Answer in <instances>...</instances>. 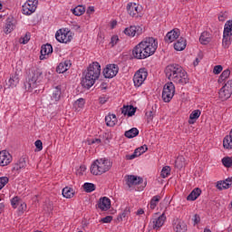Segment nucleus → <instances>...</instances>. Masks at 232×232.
Segmentation results:
<instances>
[{
    "instance_id": "ea45409f",
    "label": "nucleus",
    "mask_w": 232,
    "mask_h": 232,
    "mask_svg": "<svg viewBox=\"0 0 232 232\" xmlns=\"http://www.w3.org/2000/svg\"><path fill=\"white\" fill-rule=\"evenodd\" d=\"M170 173H171V168L169 166H165L161 169L160 175H161L162 179H166L167 177H169Z\"/></svg>"
},
{
    "instance_id": "2eb2a0df",
    "label": "nucleus",
    "mask_w": 232,
    "mask_h": 232,
    "mask_svg": "<svg viewBox=\"0 0 232 232\" xmlns=\"http://www.w3.org/2000/svg\"><path fill=\"white\" fill-rule=\"evenodd\" d=\"M144 29L140 25H130L125 28L124 34L129 35V37H135V35H141Z\"/></svg>"
},
{
    "instance_id": "ddd939ff",
    "label": "nucleus",
    "mask_w": 232,
    "mask_h": 232,
    "mask_svg": "<svg viewBox=\"0 0 232 232\" xmlns=\"http://www.w3.org/2000/svg\"><path fill=\"white\" fill-rule=\"evenodd\" d=\"M119 73V65L112 63L108 64L103 70L105 79H113Z\"/></svg>"
},
{
    "instance_id": "72a5a7b5",
    "label": "nucleus",
    "mask_w": 232,
    "mask_h": 232,
    "mask_svg": "<svg viewBox=\"0 0 232 232\" xmlns=\"http://www.w3.org/2000/svg\"><path fill=\"white\" fill-rule=\"evenodd\" d=\"M72 12L73 15L81 16L86 12V8L83 5H77Z\"/></svg>"
},
{
    "instance_id": "c85d7f7f",
    "label": "nucleus",
    "mask_w": 232,
    "mask_h": 232,
    "mask_svg": "<svg viewBox=\"0 0 232 232\" xmlns=\"http://www.w3.org/2000/svg\"><path fill=\"white\" fill-rule=\"evenodd\" d=\"M201 113L200 110L193 111L189 115L188 124H195V121L200 117Z\"/></svg>"
},
{
    "instance_id": "b1692460",
    "label": "nucleus",
    "mask_w": 232,
    "mask_h": 232,
    "mask_svg": "<svg viewBox=\"0 0 232 232\" xmlns=\"http://www.w3.org/2000/svg\"><path fill=\"white\" fill-rule=\"evenodd\" d=\"M186 40L183 37L178 39V41L174 44V50L177 52H182V50L186 49Z\"/></svg>"
},
{
    "instance_id": "49530a36",
    "label": "nucleus",
    "mask_w": 232,
    "mask_h": 232,
    "mask_svg": "<svg viewBox=\"0 0 232 232\" xmlns=\"http://www.w3.org/2000/svg\"><path fill=\"white\" fill-rule=\"evenodd\" d=\"M130 215V208H126L121 214L119 215L118 220H122L123 218H126Z\"/></svg>"
},
{
    "instance_id": "9d476101",
    "label": "nucleus",
    "mask_w": 232,
    "mask_h": 232,
    "mask_svg": "<svg viewBox=\"0 0 232 232\" xmlns=\"http://www.w3.org/2000/svg\"><path fill=\"white\" fill-rule=\"evenodd\" d=\"M43 79V72L41 70L32 71V73L29 76L28 86L29 90H34V88H37V82H39Z\"/></svg>"
},
{
    "instance_id": "bf43d9fd",
    "label": "nucleus",
    "mask_w": 232,
    "mask_h": 232,
    "mask_svg": "<svg viewBox=\"0 0 232 232\" xmlns=\"http://www.w3.org/2000/svg\"><path fill=\"white\" fill-rule=\"evenodd\" d=\"M193 222H194V225L199 224L200 223V216H198L197 214L194 215Z\"/></svg>"
},
{
    "instance_id": "f03ea898",
    "label": "nucleus",
    "mask_w": 232,
    "mask_h": 232,
    "mask_svg": "<svg viewBox=\"0 0 232 232\" xmlns=\"http://www.w3.org/2000/svg\"><path fill=\"white\" fill-rule=\"evenodd\" d=\"M165 74L169 81H172L176 84H188L189 77L188 72L179 64H169L165 68Z\"/></svg>"
},
{
    "instance_id": "412c9836",
    "label": "nucleus",
    "mask_w": 232,
    "mask_h": 232,
    "mask_svg": "<svg viewBox=\"0 0 232 232\" xmlns=\"http://www.w3.org/2000/svg\"><path fill=\"white\" fill-rule=\"evenodd\" d=\"M69 68H72V61L65 60L64 62L59 63V65L56 67V72L57 73H64L68 72Z\"/></svg>"
},
{
    "instance_id": "2f4dec72",
    "label": "nucleus",
    "mask_w": 232,
    "mask_h": 232,
    "mask_svg": "<svg viewBox=\"0 0 232 232\" xmlns=\"http://www.w3.org/2000/svg\"><path fill=\"white\" fill-rule=\"evenodd\" d=\"M124 135L125 137H127V139H133L134 137H137V135H139V129L132 128L129 130H126Z\"/></svg>"
},
{
    "instance_id": "13d9d810",
    "label": "nucleus",
    "mask_w": 232,
    "mask_h": 232,
    "mask_svg": "<svg viewBox=\"0 0 232 232\" xmlns=\"http://www.w3.org/2000/svg\"><path fill=\"white\" fill-rule=\"evenodd\" d=\"M226 19H227V14L226 13H223L218 15V21H220L221 23H224Z\"/></svg>"
},
{
    "instance_id": "dca6fc26",
    "label": "nucleus",
    "mask_w": 232,
    "mask_h": 232,
    "mask_svg": "<svg viewBox=\"0 0 232 232\" xmlns=\"http://www.w3.org/2000/svg\"><path fill=\"white\" fill-rule=\"evenodd\" d=\"M144 179L140 177H137L135 175L127 176L126 184L129 188H133V186H139V184H142Z\"/></svg>"
},
{
    "instance_id": "680f3d73",
    "label": "nucleus",
    "mask_w": 232,
    "mask_h": 232,
    "mask_svg": "<svg viewBox=\"0 0 232 232\" xmlns=\"http://www.w3.org/2000/svg\"><path fill=\"white\" fill-rule=\"evenodd\" d=\"M136 157H139V154H137L136 151L134 150L133 154L127 156V159L128 160H133V159H135Z\"/></svg>"
},
{
    "instance_id": "e433bc0d",
    "label": "nucleus",
    "mask_w": 232,
    "mask_h": 232,
    "mask_svg": "<svg viewBox=\"0 0 232 232\" xmlns=\"http://www.w3.org/2000/svg\"><path fill=\"white\" fill-rule=\"evenodd\" d=\"M83 189L86 193H92V191H95V184L88 182L84 183Z\"/></svg>"
},
{
    "instance_id": "9b49d317",
    "label": "nucleus",
    "mask_w": 232,
    "mask_h": 232,
    "mask_svg": "<svg viewBox=\"0 0 232 232\" xmlns=\"http://www.w3.org/2000/svg\"><path fill=\"white\" fill-rule=\"evenodd\" d=\"M37 0H27L22 6V13L24 15H32L37 10Z\"/></svg>"
},
{
    "instance_id": "5fc2aeb1",
    "label": "nucleus",
    "mask_w": 232,
    "mask_h": 232,
    "mask_svg": "<svg viewBox=\"0 0 232 232\" xmlns=\"http://www.w3.org/2000/svg\"><path fill=\"white\" fill-rule=\"evenodd\" d=\"M222 70H223L222 65H216L214 67L213 72L215 73V75H218V73H220L222 72Z\"/></svg>"
},
{
    "instance_id": "7ed1b4c3",
    "label": "nucleus",
    "mask_w": 232,
    "mask_h": 232,
    "mask_svg": "<svg viewBox=\"0 0 232 232\" xmlns=\"http://www.w3.org/2000/svg\"><path fill=\"white\" fill-rule=\"evenodd\" d=\"M99 77H101V64L98 62H93L88 66L87 72L82 79V86L90 90Z\"/></svg>"
},
{
    "instance_id": "a19ab883",
    "label": "nucleus",
    "mask_w": 232,
    "mask_h": 232,
    "mask_svg": "<svg viewBox=\"0 0 232 232\" xmlns=\"http://www.w3.org/2000/svg\"><path fill=\"white\" fill-rule=\"evenodd\" d=\"M223 166H225V168H231L232 166V158L231 157H225L222 159L221 160Z\"/></svg>"
},
{
    "instance_id": "1a4fd4ad",
    "label": "nucleus",
    "mask_w": 232,
    "mask_h": 232,
    "mask_svg": "<svg viewBox=\"0 0 232 232\" xmlns=\"http://www.w3.org/2000/svg\"><path fill=\"white\" fill-rule=\"evenodd\" d=\"M148 79V71L146 68H141L137 71L133 76V82L136 88H139L144 84V81Z\"/></svg>"
},
{
    "instance_id": "69168bd1",
    "label": "nucleus",
    "mask_w": 232,
    "mask_h": 232,
    "mask_svg": "<svg viewBox=\"0 0 232 232\" xmlns=\"http://www.w3.org/2000/svg\"><path fill=\"white\" fill-rule=\"evenodd\" d=\"M19 169H23L20 166L19 163L14 164L13 167V171H19Z\"/></svg>"
},
{
    "instance_id": "3c124183",
    "label": "nucleus",
    "mask_w": 232,
    "mask_h": 232,
    "mask_svg": "<svg viewBox=\"0 0 232 232\" xmlns=\"http://www.w3.org/2000/svg\"><path fill=\"white\" fill-rule=\"evenodd\" d=\"M17 163L22 169H24L26 168V158H20Z\"/></svg>"
},
{
    "instance_id": "4c0bfd02",
    "label": "nucleus",
    "mask_w": 232,
    "mask_h": 232,
    "mask_svg": "<svg viewBox=\"0 0 232 232\" xmlns=\"http://www.w3.org/2000/svg\"><path fill=\"white\" fill-rule=\"evenodd\" d=\"M229 75H231V71H229V69L223 71L218 78V82H224V81H226V79H227Z\"/></svg>"
},
{
    "instance_id": "f704fd0d",
    "label": "nucleus",
    "mask_w": 232,
    "mask_h": 232,
    "mask_svg": "<svg viewBox=\"0 0 232 232\" xmlns=\"http://www.w3.org/2000/svg\"><path fill=\"white\" fill-rule=\"evenodd\" d=\"M74 192H73V188H70V187H65L63 189V196L65 198H72V197H73Z\"/></svg>"
},
{
    "instance_id": "f3484780",
    "label": "nucleus",
    "mask_w": 232,
    "mask_h": 232,
    "mask_svg": "<svg viewBox=\"0 0 232 232\" xmlns=\"http://www.w3.org/2000/svg\"><path fill=\"white\" fill-rule=\"evenodd\" d=\"M173 229L175 232H186L188 231V225L184 220L176 218L173 222Z\"/></svg>"
},
{
    "instance_id": "20e7f679",
    "label": "nucleus",
    "mask_w": 232,
    "mask_h": 232,
    "mask_svg": "<svg viewBox=\"0 0 232 232\" xmlns=\"http://www.w3.org/2000/svg\"><path fill=\"white\" fill-rule=\"evenodd\" d=\"M111 169V161L107 158L95 160L91 165V173L92 175H102Z\"/></svg>"
},
{
    "instance_id": "774afa93",
    "label": "nucleus",
    "mask_w": 232,
    "mask_h": 232,
    "mask_svg": "<svg viewBox=\"0 0 232 232\" xmlns=\"http://www.w3.org/2000/svg\"><path fill=\"white\" fill-rule=\"evenodd\" d=\"M80 171L81 175H82V173H84V171H86V166H81L80 167V169L78 170Z\"/></svg>"
},
{
    "instance_id": "864d4df0",
    "label": "nucleus",
    "mask_w": 232,
    "mask_h": 232,
    "mask_svg": "<svg viewBox=\"0 0 232 232\" xmlns=\"http://www.w3.org/2000/svg\"><path fill=\"white\" fill-rule=\"evenodd\" d=\"M112 220H113V217H111V216H107V217L102 218L101 221H102L103 224H110V222H111Z\"/></svg>"
},
{
    "instance_id": "423d86ee",
    "label": "nucleus",
    "mask_w": 232,
    "mask_h": 232,
    "mask_svg": "<svg viewBox=\"0 0 232 232\" xmlns=\"http://www.w3.org/2000/svg\"><path fill=\"white\" fill-rule=\"evenodd\" d=\"M175 96V84H173V82H167L162 91V100L165 102H171V99Z\"/></svg>"
},
{
    "instance_id": "79ce46f5",
    "label": "nucleus",
    "mask_w": 232,
    "mask_h": 232,
    "mask_svg": "<svg viewBox=\"0 0 232 232\" xmlns=\"http://www.w3.org/2000/svg\"><path fill=\"white\" fill-rule=\"evenodd\" d=\"M19 202H21V198L15 196L11 199V206L14 208V209L17 208V206H19Z\"/></svg>"
},
{
    "instance_id": "0e129e2a",
    "label": "nucleus",
    "mask_w": 232,
    "mask_h": 232,
    "mask_svg": "<svg viewBox=\"0 0 232 232\" xmlns=\"http://www.w3.org/2000/svg\"><path fill=\"white\" fill-rule=\"evenodd\" d=\"M93 12H95V7L89 6L87 9V14L90 15L91 14H93Z\"/></svg>"
},
{
    "instance_id": "6ab92c4d",
    "label": "nucleus",
    "mask_w": 232,
    "mask_h": 232,
    "mask_svg": "<svg viewBox=\"0 0 232 232\" xmlns=\"http://www.w3.org/2000/svg\"><path fill=\"white\" fill-rule=\"evenodd\" d=\"M12 162V155L6 150L0 151V166H8Z\"/></svg>"
},
{
    "instance_id": "473e14b6",
    "label": "nucleus",
    "mask_w": 232,
    "mask_h": 232,
    "mask_svg": "<svg viewBox=\"0 0 232 232\" xmlns=\"http://www.w3.org/2000/svg\"><path fill=\"white\" fill-rule=\"evenodd\" d=\"M186 166V160L183 158V156H179L175 160V168H178V169H182Z\"/></svg>"
},
{
    "instance_id": "a878e982",
    "label": "nucleus",
    "mask_w": 232,
    "mask_h": 232,
    "mask_svg": "<svg viewBox=\"0 0 232 232\" xmlns=\"http://www.w3.org/2000/svg\"><path fill=\"white\" fill-rule=\"evenodd\" d=\"M105 122L110 128H113L117 124V116L115 114H109L105 117Z\"/></svg>"
},
{
    "instance_id": "8fccbe9b",
    "label": "nucleus",
    "mask_w": 232,
    "mask_h": 232,
    "mask_svg": "<svg viewBox=\"0 0 232 232\" xmlns=\"http://www.w3.org/2000/svg\"><path fill=\"white\" fill-rule=\"evenodd\" d=\"M30 41V34H25L24 37L20 38L19 43L21 44H26Z\"/></svg>"
},
{
    "instance_id": "bb28decb",
    "label": "nucleus",
    "mask_w": 232,
    "mask_h": 232,
    "mask_svg": "<svg viewBox=\"0 0 232 232\" xmlns=\"http://www.w3.org/2000/svg\"><path fill=\"white\" fill-rule=\"evenodd\" d=\"M201 193H202V190L199 188H196L187 197V200H191V201L197 200L200 197Z\"/></svg>"
},
{
    "instance_id": "7c9ffc66",
    "label": "nucleus",
    "mask_w": 232,
    "mask_h": 232,
    "mask_svg": "<svg viewBox=\"0 0 232 232\" xmlns=\"http://www.w3.org/2000/svg\"><path fill=\"white\" fill-rule=\"evenodd\" d=\"M161 199H162V197H160V195H156L152 197L150 203V209H155L157 208V204H159Z\"/></svg>"
},
{
    "instance_id": "a211bd4d",
    "label": "nucleus",
    "mask_w": 232,
    "mask_h": 232,
    "mask_svg": "<svg viewBox=\"0 0 232 232\" xmlns=\"http://www.w3.org/2000/svg\"><path fill=\"white\" fill-rule=\"evenodd\" d=\"M97 208L102 211H108L111 208V200L107 197L101 198Z\"/></svg>"
},
{
    "instance_id": "cd10ccee",
    "label": "nucleus",
    "mask_w": 232,
    "mask_h": 232,
    "mask_svg": "<svg viewBox=\"0 0 232 232\" xmlns=\"http://www.w3.org/2000/svg\"><path fill=\"white\" fill-rule=\"evenodd\" d=\"M199 43L202 44H209V43H211V34L208 32H203L199 36Z\"/></svg>"
},
{
    "instance_id": "c756f323",
    "label": "nucleus",
    "mask_w": 232,
    "mask_h": 232,
    "mask_svg": "<svg viewBox=\"0 0 232 232\" xmlns=\"http://www.w3.org/2000/svg\"><path fill=\"white\" fill-rule=\"evenodd\" d=\"M61 86H56L53 92V95L51 96L52 101H54L55 102H59L61 99Z\"/></svg>"
},
{
    "instance_id": "4be33fe9",
    "label": "nucleus",
    "mask_w": 232,
    "mask_h": 232,
    "mask_svg": "<svg viewBox=\"0 0 232 232\" xmlns=\"http://www.w3.org/2000/svg\"><path fill=\"white\" fill-rule=\"evenodd\" d=\"M53 47H52V44H46L42 45L41 48V55H40V60L44 61V59H46V57H44L45 55H50V53H53Z\"/></svg>"
},
{
    "instance_id": "de8ad7c7",
    "label": "nucleus",
    "mask_w": 232,
    "mask_h": 232,
    "mask_svg": "<svg viewBox=\"0 0 232 232\" xmlns=\"http://www.w3.org/2000/svg\"><path fill=\"white\" fill-rule=\"evenodd\" d=\"M85 102L84 99L80 98L74 102V106L75 108H84Z\"/></svg>"
},
{
    "instance_id": "a18cd8bd",
    "label": "nucleus",
    "mask_w": 232,
    "mask_h": 232,
    "mask_svg": "<svg viewBox=\"0 0 232 232\" xmlns=\"http://www.w3.org/2000/svg\"><path fill=\"white\" fill-rule=\"evenodd\" d=\"M10 182V179L8 177H1L0 178V190L5 188V186Z\"/></svg>"
},
{
    "instance_id": "c9c22d12",
    "label": "nucleus",
    "mask_w": 232,
    "mask_h": 232,
    "mask_svg": "<svg viewBox=\"0 0 232 232\" xmlns=\"http://www.w3.org/2000/svg\"><path fill=\"white\" fill-rule=\"evenodd\" d=\"M14 28H15L14 23L7 22L4 26V32L5 34H12V32H14Z\"/></svg>"
},
{
    "instance_id": "4468645a",
    "label": "nucleus",
    "mask_w": 232,
    "mask_h": 232,
    "mask_svg": "<svg viewBox=\"0 0 232 232\" xmlns=\"http://www.w3.org/2000/svg\"><path fill=\"white\" fill-rule=\"evenodd\" d=\"M127 12L130 17H139L140 12H142V6L136 3H129L127 5Z\"/></svg>"
},
{
    "instance_id": "603ef678",
    "label": "nucleus",
    "mask_w": 232,
    "mask_h": 232,
    "mask_svg": "<svg viewBox=\"0 0 232 232\" xmlns=\"http://www.w3.org/2000/svg\"><path fill=\"white\" fill-rule=\"evenodd\" d=\"M119 43V36L118 35H113L111 38V46H115V44H117Z\"/></svg>"
},
{
    "instance_id": "0eeeda50",
    "label": "nucleus",
    "mask_w": 232,
    "mask_h": 232,
    "mask_svg": "<svg viewBox=\"0 0 232 232\" xmlns=\"http://www.w3.org/2000/svg\"><path fill=\"white\" fill-rule=\"evenodd\" d=\"M55 39L58 41V43H63L67 44V43H72V39H73V34L68 29H59L55 34Z\"/></svg>"
},
{
    "instance_id": "338daca9",
    "label": "nucleus",
    "mask_w": 232,
    "mask_h": 232,
    "mask_svg": "<svg viewBox=\"0 0 232 232\" xmlns=\"http://www.w3.org/2000/svg\"><path fill=\"white\" fill-rule=\"evenodd\" d=\"M228 188L232 187V177L226 179Z\"/></svg>"
},
{
    "instance_id": "c03bdc74",
    "label": "nucleus",
    "mask_w": 232,
    "mask_h": 232,
    "mask_svg": "<svg viewBox=\"0 0 232 232\" xmlns=\"http://www.w3.org/2000/svg\"><path fill=\"white\" fill-rule=\"evenodd\" d=\"M217 188H218V189H220V190H222V189H229V187H228V185H227L226 180L218 181V184H217Z\"/></svg>"
},
{
    "instance_id": "5701e85b",
    "label": "nucleus",
    "mask_w": 232,
    "mask_h": 232,
    "mask_svg": "<svg viewBox=\"0 0 232 232\" xmlns=\"http://www.w3.org/2000/svg\"><path fill=\"white\" fill-rule=\"evenodd\" d=\"M135 111H137V108L133 107V105L123 106L121 109V113L123 115H128V117H133Z\"/></svg>"
},
{
    "instance_id": "37998d69",
    "label": "nucleus",
    "mask_w": 232,
    "mask_h": 232,
    "mask_svg": "<svg viewBox=\"0 0 232 232\" xmlns=\"http://www.w3.org/2000/svg\"><path fill=\"white\" fill-rule=\"evenodd\" d=\"M148 150V145L140 146V148H137L134 151L138 154V157H140L142 153H146V150Z\"/></svg>"
},
{
    "instance_id": "393cba45",
    "label": "nucleus",
    "mask_w": 232,
    "mask_h": 232,
    "mask_svg": "<svg viewBox=\"0 0 232 232\" xmlns=\"http://www.w3.org/2000/svg\"><path fill=\"white\" fill-rule=\"evenodd\" d=\"M223 148L225 150H232V129L229 135L226 136L223 140Z\"/></svg>"
},
{
    "instance_id": "f257e3e1",
    "label": "nucleus",
    "mask_w": 232,
    "mask_h": 232,
    "mask_svg": "<svg viewBox=\"0 0 232 232\" xmlns=\"http://www.w3.org/2000/svg\"><path fill=\"white\" fill-rule=\"evenodd\" d=\"M157 48H159V42L155 38H145L133 48L132 55L135 59H148L157 52Z\"/></svg>"
},
{
    "instance_id": "6e6552de",
    "label": "nucleus",
    "mask_w": 232,
    "mask_h": 232,
    "mask_svg": "<svg viewBox=\"0 0 232 232\" xmlns=\"http://www.w3.org/2000/svg\"><path fill=\"white\" fill-rule=\"evenodd\" d=\"M166 222V209L163 213L159 217H153L149 223V229H154L155 231H159L164 223Z\"/></svg>"
},
{
    "instance_id": "58836bf2",
    "label": "nucleus",
    "mask_w": 232,
    "mask_h": 232,
    "mask_svg": "<svg viewBox=\"0 0 232 232\" xmlns=\"http://www.w3.org/2000/svg\"><path fill=\"white\" fill-rule=\"evenodd\" d=\"M9 84H10L11 88H15V86H17V84H19V76H17V74L13 75L9 79Z\"/></svg>"
},
{
    "instance_id": "e2e57ef3",
    "label": "nucleus",
    "mask_w": 232,
    "mask_h": 232,
    "mask_svg": "<svg viewBox=\"0 0 232 232\" xmlns=\"http://www.w3.org/2000/svg\"><path fill=\"white\" fill-rule=\"evenodd\" d=\"M18 210H19L21 213H24V210H26V205H25V203H22V204L20 205V207L18 208Z\"/></svg>"
},
{
    "instance_id": "aec40b11",
    "label": "nucleus",
    "mask_w": 232,
    "mask_h": 232,
    "mask_svg": "<svg viewBox=\"0 0 232 232\" xmlns=\"http://www.w3.org/2000/svg\"><path fill=\"white\" fill-rule=\"evenodd\" d=\"M180 36V30L173 29L172 31L169 32L165 36V41L167 43H173L176 39H179Z\"/></svg>"
},
{
    "instance_id": "052dcab7",
    "label": "nucleus",
    "mask_w": 232,
    "mask_h": 232,
    "mask_svg": "<svg viewBox=\"0 0 232 232\" xmlns=\"http://www.w3.org/2000/svg\"><path fill=\"white\" fill-rule=\"evenodd\" d=\"M99 101H100V104H106V102H108V97L106 96L100 97Z\"/></svg>"
},
{
    "instance_id": "4d7b16f0",
    "label": "nucleus",
    "mask_w": 232,
    "mask_h": 232,
    "mask_svg": "<svg viewBox=\"0 0 232 232\" xmlns=\"http://www.w3.org/2000/svg\"><path fill=\"white\" fill-rule=\"evenodd\" d=\"M34 146L41 151L43 150V141H41V140H36Z\"/></svg>"
},
{
    "instance_id": "39448f33",
    "label": "nucleus",
    "mask_w": 232,
    "mask_h": 232,
    "mask_svg": "<svg viewBox=\"0 0 232 232\" xmlns=\"http://www.w3.org/2000/svg\"><path fill=\"white\" fill-rule=\"evenodd\" d=\"M232 41V20L227 21L223 31L222 46L226 50L231 46Z\"/></svg>"
},
{
    "instance_id": "f8f14e48",
    "label": "nucleus",
    "mask_w": 232,
    "mask_h": 232,
    "mask_svg": "<svg viewBox=\"0 0 232 232\" xmlns=\"http://www.w3.org/2000/svg\"><path fill=\"white\" fill-rule=\"evenodd\" d=\"M232 94V80H229L225 83V86H223L218 92L219 99L221 101H227L229 97H231Z\"/></svg>"
},
{
    "instance_id": "6e6d98bb",
    "label": "nucleus",
    "mask_w": 232,
    "mask_h": 232,
    "mask_svg": "<svg viewBox=\"0 0 232 232\" xmlns=\"http://www.w3.org/2000/svg\"><path fill=\"white\" fill-rule=\"evenodd\" d=\"M89 144H101L102 140L99 138L92 139L88 140Z\"/></svg>"
},
{
    "instance_id": "09e8293b",
    "label": "nucleus",
    "mask_w": 232,
    "mask_h": 232,
    "mask_svg": "<svg viewBox=\"0 0 232 232\" xmlns=\"http://www.w3.org/2000/svg\"><path fill=\"white\" fill-rule=\"evenodd\" d=\"M145 117L147 119L148 123L151 122V121H153V117H154L153 111H148L145 113Z\"/></svg>"
}]
</instances>
